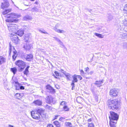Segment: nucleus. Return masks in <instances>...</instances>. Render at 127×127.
Returning <instances> with one entry per match:
<instances>
[{"instance_id": "1", "label": "nucleus", "mask_w": 127, "mask_h": 127, "mask_svg": "<svg viewBox=\"0 0 127 127\" xmlns=\"http://www.w3.org/2000/svg\"><path fill=\"white\" fill-rule=\"evenodd\" d=\"M31 115L33 119L36 120H40V116L42 118H45L47 115L45 110L41 108L32 111L31 112Z\"/></svg>"}, {"instance_id": "2", "label": "nucleus", "mask_w": 127, "mask_h": 127, "mask_svg": "<svg viewBox=\"0 0 127 127\" xmlns=\"http://www.w3.org/2000/svg\"><path fill=\"white\" fill-rule=\"evenodd\" d=\"M107 104L109 109L113 110H117L120 107V102L117 99L108 100L107 102Z\"/></svg>"}, {"instance_id": "3", "label": "nucleus", "mask_w": 127, "mask_h": 127, "mask_svg": "<svg viewBox=\"0 0 127 127\" xmlns=\"http://www.w3.org/2000/svg\"><path fill=\"white\" fill-rule=\"evenodd\" d=\"M20 17V15L15 13H11L7 14L5 17L6 19L5 21L7 22L17 23L19 21L18 18Z\"/></svg>"}, {"instance_id": "4", "label": "nucleus", "mask_w": 127, "mask_h": 127, "mask_svg": "<svg viewBox=\"0 0 127 127\" xmlns=\"http://www.w3.org/2000/svg\"><path fill=\"white\" fill-rule=\"evenodd\" d=\"M9 55L10 56L11 55V53L12 50V49L15 50V51L13 52V55L12 56V58L13 61H14L16 60V58L17 56V51L15 50L14 47L12 46L11 42L9 43Z\"/></svg>"}, {"instance_id": "5", "label": "nucleus", "mask_w": 127, "mask_h": 127, "mask_svg": "<svg viewBox=\"0 0 127 127\" xmlns=\"http://www.w3.org/2000/svg\"><path fill=\"white\" fill-rule=\"evenodd\" d=\"M15 64L16 65L20 68V70L21 71L23 70L26 66L25 63L23 61L20 60H18L16 61Z\"/></svg>"}, {"instance_id": "6", "label": "nucleus", "mask_w": 127, "mask_h": 127, "mask_svg": "<svg viewBox=\"0 0 127 127\" xmlns=\"http://www.w3.org/2000/svg\"><path fill=\"white\" fill-rule=\"evenodd\" d=\"M8 29L9 31L13 32H15L18 29V26L16 24H9L7 25Z\"/></svg>"}, {"instance_id": "7", "label": "nucleus", "mask_w": 127, "mask_h": 127, "mask_svg": "<svg viewBox=\"0 0 127 127\" xmlns=\"http://www.w3.org/2000/svg\"><path fill=\"white\" fill-rule=\"evenodd\" d=\"M110 115L109 117L110 120L117 121L119 119V116L117 114L113 111H110Z\"/></svg>"}, {"instance_id": "8", "label": "nucleus", "mask_w": 127, "mask_h": 127, "mask_svg": "<svg viewBox=\"0 0 127 127\" xmlns=\"http://www.w3.org/2000/svg\"><path fill=\"white\" fill-rule=\"evenodd\" d=\"M10 36L12 41L16 44H17L19 42L20 39L16 35L13 34L12 33H10Z\"/></svg>"}, {"instance_id": "9", "label": "nucleus", "mask_w": 127, "mask_h": 127, "mask_svg": "<svg viewBox=\"0 0 127 127\" xmlns=\"http://www.w3.org/2000/svg\"><path fill=\"white\" fill-rule=\"evenodd\" d=\"M119 91L115 89H112L110 91V95L111 97H116L117 96Z\"/></svg>"}, {"instance_id": "10", "label": "nucleus", "mask_w": 127, "mask_h": 127, "mask_svg": "<svg viewBox=\"0 0 127 127\" xmlns=\"http://www.w3.org/2000/svg\"><path fill=\"white\" fill-rule=\"evenodd\" d=\"M46 89L49 91V92L51 94H54L56 92L55 89L50 84H47L45 86Z\"/></svg>"}, {"instance_id": "11", "label": "nucleus", "mask_w": 127, "mask_h": 127, "mask_svg": "<svg viewBox=\"0 0 127 127\" xmlns=\"http://www.w3.org/2000/svg\"><path fill=\"white\" fill-rule=\"evenodd\" d=\"M9 6L8 2L7 1H5L4 3H2L1 5V8L2 9L7 8Z\"/></svg>"}, {"instance_id": "12", "label": "nucleus", "mask_w": 127, "mask_h": 127, "mask_svg": "<svg viewBox=\"0 0 127 127\" xmlns=\"http://www.w3.org/2000/svg\"><path fill=\"white\" fill-rule=\"evenodd\" d=\"M33 103L36 106H41L42 105V101L38 99L34 100L33 102Z\"/></svg>"}, {"instance_id": "13", "label": "nucleus", "mask_w": 127, "mask_h": 127, "mask_svg": "<svg viewBox=\"0 0 127 127\" xmlns=\"http://www.w3.org/2000/svg\"><path fill=\"white\" fill-rule=\"evenodd\" d=\"M15 33L18 35L20 37L22 36L24 34V32L23 30L19 29L17 32H15Z\"/></svg>"}, {"instance_id": "14", "label": "nucleus", "mask_w": 127, "mask_h": 127, "mask_svg": "<svg viewBox=\"0 0 127 127\" xmlns=\"http://www.w3.org/2000/svg\"><path fill=\"white\" fill-rule=\"evenodd\" d=\"M33 58V55L32 54H28L26 58V60L28 61H31Z\"/></svg>"}, {"instance_id": "15", "label": "nucleus", "mask_w": 127, "mask_h": 127, "mask_svg": "<svg viewBox=\"0 0 127 127\" xmlns=\"http://www.w3.org/2000/svg\"><path fill=\"white\" fill-rule=\"evenodd\" d=\"M117 121L110 120L109 124L111 127H115Z\"/></svg>"}, {"instance_id": "16", "label": "nucleus", "mask_w": 127, "mask_h": 127, "mask_svg": "<svg viewBox=\"0 0 127 127\" xmlns=\"http://www.w3.org/2000/svg\"><path fill=\"white\" fill-rule=\"evenodd\" d=\"M103 82V80H102L96 81L95 84L98 87H100L101 86V85Z\"/></svg>"}, {"instance_id": "17", "label": "nucleus", "mask_w": 127, "mask_h": 127, "mask_svg": "<svg viewBox=\"0 0 127 127\" xmlns=\"http://www.w3.org/2000/svg\"><path fill=\"white\" fill-rule=\"evenodd\" d=\"M53 98L50 97L49 96H47L46 97V100L48 103H50L53 102Z\"/></svg>"}, {"instance_id": "18", "label": "nucleus", "mask_w": 127, "mask_h": 127, "mask_svg": "<svg viewBox=\"0 0 127 127\" xmlns=\"http://www.w3.org/2000/svg\"><path fill=\"white\" fill-rule=\"evenodd\" d=\"M6 61V59L2 56H0V64H2Z\"/></svg>"}, {"instance_id": "19", "label": "nucleus", "mask_w": 127, "mask_h": 127, "mask_svg": "<svg viewBox=\"0 0 127 127\" xmlns=\"http://www.w3.org/2000/svg\"><path fill=\"white\" fill-rule=\"evenodd\" d=\"M22 94L17 93L15 94V96L16 98L20 99L23 96Z\"/></svg>"}, {"instance_id": "20", "label": "nucleus", "mask_w": 127, "mask_h": 127, "mask_svg": "<svg viewBox=\"0 0 127 127\" xmlns=\"http://www.w3.org/2000/svg\"><path fill=\"white\" fill-rule=\"evenodd\" d=\"M31 45L29 44H27L24 45V47L26 50H29L31 48Z\"/></svg>"}, {"instance_id": "21", "label": "nucleus", "mask_w": 127, "mask_h": 127, "mask_svg": "<svg viewBox=\"0 0 127 127\" xmlns=\"http://www.w3.org/2000/svg\"><path fill=\"white\" fill-rule=\"evenodd\" d=\"M11 10L12 9H6L3 11L2 13V14L3 15L7 14L9 12H11Z\"/></svg>"}, {"instance_id": "22", "label": "nucleus", "mask_w": 127, "mask_h": 127, "mask_svg": "<svg viewBox=\"0 0 127 127\" xmlns=\"http://www.w3.org/2000/svg\"><path fill=\"white\" fill-rule=\"evenodd\" d=\"M53 124L56 127H61L60 123L58 120H56L54 121Z\"/></svg>"}, {"instance_id": "23", "label": "nucleus", "mask_w": 127, "mask_h": 127, "mask_svg": "<svg viewBox=\"0 0 127 127\" xmlns=\"http://www.w3.org/2000/svg\"><path fill=\"white\" fill-rule=\"evenodd\" d=\"M29 66H28L25 68V70L23 72L24 74L26 75H27L29 73V69L30 67Z\"/></svg>"}, {"instance_id": "24", "label": "nucleus", "mask_w": 127, "mask_h": 127, "mask_svg": "<svg viewBox=\"0 0 127 127\" xmlns=\"http://www.w3.org/2000/svg\"><path fill=\"white\" fill-rule=\"evenodd\" d=\"M10 70L14 74H15L17 72V69L16 67H14L10 68Z\"/></svg>"}, {"instance_id": "25", "label": "nucleus", "mask_w": 127, "mask_h": 127, "mask_svg": "<svg viewBox=\"0 0 127 127\" xmlns=\"http://www.w3.org/2000/svg\"><path fill=\"white\" fill-rule=\"evenodd\" d=\"M54 73L55 74V75L53 74V76L54 77L56 78H58V77L60 76V73L57 71H55Z\"/></svg>"}, {"instance_id": "26", "label": "nucleus", "mask_w": 127, "mask_h": 127, "mask_svg": "<svg viewBox=\"0 0 127 127\" xmlns=\"http://www.w3.org/2000/svg\"><path fill=\"white\" fill-rule=\"evenodd\" d=\"M120 36L123 39H127V34L123 33L120 34Z\"/></svg>"}, {"instance_id": "27", "label": "nucleus", "mask_w": 127, "mask_h": 127, "mask_svg": "<svg viewBox=\"0 0 127 127\" xmlns=\"http://www.w3.org/2000/svg\"><path fill=\"white\" fill-rule=\"evenodd\" d=\"M69 109L67 105L64 106L63 107V110L65 111H68Z\"/></svg>"}, {"instance_id": "28", "label": "nucleus", "mask_w": 127, "mask_h": 127, "mask_svg": "<svg viewBox=\"0 0 127 127\" xmlns=\"http://www.w3.org/2000/svg\"><path fill=\"white\" fill-rule=\"evenodd\" d=\"M14 83L15 84L19 86V87H18L17 85L15 86L16 89L17 90H19V86L20 85V84L18 82H15Z\"/></svg>"}, {"instance_id": "29", "label": "nucleus", "mask_w": 127, "mask_h": 127, "mask_svg": "<svg viewBox=\"0 0 127 127\" xmlns=\"http://www.w3.org/2000/svg\"><path fill=\"white\" fill-rule=\"evenodd\" d=\"M95 36H96L100 38H103V36H102V34L98 33H95Z\"/></svg>"}, {"instance_id": "30", "label": "nucleus", "mask_w": 127, "mask_h": 127, "mask_svg": "<svg viewBox=\"0 0 127 127\" xmlns=\"http://www.w3.org/2000/svg\"><path fill=\"white\" fill-rule=\"evenodd\" d=\"M108 21H110L112 20L113 19V16L111 15H109V16H108Z\"/></svg>"}, {"instance_id": "31", "label": "nucleus", "mask_w": 127, "mask_h": 127, "mask_svg": "<svg viewBox=\"0 0 127 127\" xmlns=\"http://www.w3.org/2000/svg\"><path fill=\"white\" fill-rule=\"evenodd\" d=\"M66 104L67 102H66L64 101H63L61 103L60 105L64 106H66Z\"/></svg>"}, {"instance_id": "32", "label": "nucleus", "mask_w": 127, "mask_h": 127, "mask_svg": "<svg viewBox=\"0 0 127 127\" xmlns=\"http://www.w3.org/2000/svg\"><path fill=\"white\" fill-rule=\"evenodd\" d=\"M65 125L67 127H72L71 124L70 122H66L65 123Z\"/></svg>"}, {"instance_id": "33", "label": "nucleus", "mask_w": 127, "mask_h": 127, "mask_svg": "<svg viewBox=\"0 0 127 127\" xmlns=\"http://www.w3.org/2000/svg\"><path fill=\"white\" fill-rule=\"evenodd\" d=\"M123 23L125 26H127V20H125L123 21Z\"/></svg>"}, {"instance_id": "34", "label": "nucleus", "mask_w": 127, "mask_h": 127, "mask_svg": "<svg viewBox=\"0 0 127 127\" xmlns=\"http://www.w3.org/2000/svg\"><path fill=\"white\" fill-rule=\"evenodd\" d=\"M65 118L63 117H61L59 119V120L61 122H63L64 121Z\"/></svg>"}, {"instance_id": "35", "label": "nucleus", "mask_w": 127, "mask_h": 127, "mask_svg": "<svg viewBox=\"0 0 127 127\" xmlns=\"http://www.w3.org/2000/svg\"><path fill=\"white\" fill-rule=\"evenodd\" d=\"M77 81V80L76 76H74L73 77V80L72 81L73 82H76Z\"/></svg>"}, {"instance_id": "36", "label": "nucleus", "mask_w": 127, "mask_h": 127, "mask_svg": "<svg viewBox=\"0 0 127 127\" xmlns=\"http://www.w3.org/2000/svg\"><path fill=\"white\" fill-rule=\"evenodd\" d=\"M60 116L59 115H55L53 119V120H57L58 119V117Z\"/></svg>"}, {"instance_id": "37", "label": "nucleus", "mask_w": 127, "mask_h": 127, "mask_svg": "<svg viewBox=\"0 0 127 127\" xmlns=\"http://www.w3.org/2000/svg\"><path fill=\"white\" fill-rule=\"evenodd\" d=\"M47 127H54L53 125L52 124H49L47 126Z\"/></svg>"}, {"instance_id": "38", "label": "nucleus", "mask_w": 127, "mask_h": 127, "mask_svg": "<svg viewBox=\"0 0 127 127\" xmlns=\"http://www.w3.org/2000/svg\"><path fill=\"white\" fill-rule=\"evenodd\" d=\"M88 127H94V125L92 123L88 124Z\"/></svg>"}, {"instance_id": "39", "label": "nucleus", "mask_w": 127, "mask_h": 127, "mask_svg": "<svg viewBox=\"0 0 127 127\" xmlns=\"http://www.w3.org/2000/svg\"><path fill=\"white\" fill-rule=\"evenodd\" d=\"M57 32L59 33H62L64 32V31L63 30H58L57 31Z\"/></svg>"}, {"instance_id": "40", "label": "nucleus", "mask_w": 127, "mask_h": 127, "mask_svg": "<svg viewBox=\"0 0 127 127\" xmlns=\"http://www.w3.org/2000/svg\"><path fill=\"white\" fill-rule=\"evenodd\" d=\"M74 82H73L71 83V85L72 86V89L73 90L74 87Z\"/></svg>"}, {"instance_id": "41", "label": "nucleus", "mask_w": 127, "mask_h": 127, "mask_svg": "<svg viewBox=\"0 0 127 127\" xmlns=\"http://www.w3.org/2000/svg\"><path fill=\"white\" fill-rule=\"evenodd\" d=\"M124 10L126 11H127V4L125 5Z\"/></svg>"}, {"instance_id": "42", "label": "nucleus", "mask_w": 127, "mask_h": 127, "mask_svg": "<svg viewBox=\"0 0 127 127\" xmlns=\"http://www.w3.org/2000/svg\"><path fill=\"white\" fill-rule=\"evenodd\" d=\"M89 68L88 67H86L85 68V71H86L88 72L89 71Z\"/></svg>"}, {"instance_id": "43", "label": "nucleus", "mask_w": 127, "mask_h": 127, "mask_svg": "<svg viewBox=\"0 0 127 127\" xmlns=\"http://www.w3.org/2000/svg\"><path fill=\"white\" fill-rule=\"evenodd\" d=\"M55 87L57 89H60V87L58 85H56L55 86Z\"/></svg>"}, {"instance_id": "44", "label": "nucleus", "mask_w": 127, "mask_h": 127, "mask_svg": "<svg viewBox=\"0 0 127 127\" xmlns=\"http://www.w3.org/2000/svg\"><path fill=\"white\" fill-rule=\"evenodd\" d=\"M20 89L21 90H24L25 89L24 87L23 86H21L20 87Z\"/></svg>"}, {"instance_id": "45", "label": "nucleus", "mask_w": 127, "mask_h": 127, "mask_svg": "<svg viewBox=\"0 0 127 127\" xmlns=\"http://www.w3.org/2000/svg\"><path fill=\"white\" fill-rule=\"evenodd\" d=\"M94 72L93 71H90L88 73V74L91 75Z\"/></svg>"}, {"instance_id": "46", "label": "nucleus", "mask_w": 127, "mask_h": 127, "mask_svg": "<svg viewBox=\"0 0 127 127\" xmlns=\"http://www.w3.org/2000/svg\"><path fill=\"white\" fill-rule=\"evenodd\" d=\"M81 75L82 76H83V75L84 74V72L83 71V70H81Z\"/></svg>"}, {"instance_id": "47", "label": "nucleus", "mask_w": 127, "mask_h": 127, "mask_svg": "<svg viewBox=\"0 0 127 127\" xmlns=\"http://www.w3.org/2000/svg\"><path fill=\"white\" fill-rule=\"evenodd\" d=\"M95 100L97 102L98 101V97L96 95V96L95 95Z\"/></svg>"}, {"instance_id": "48", "label": "nucleus", "mask_w": 127, "mask_h": 127, "mask_svg": "<svg viewBox=\"0 0 127 127\" xmlns=\"http://www.w3.org/2000/svg\"><path fill=\"white\" fill-rule=\"evenodd\" d=\"M92 121V119L91 118H90V119H88L87 121L88 122H91Z\"/></svg>"}, {"instance_id": "49", "label": "nucleus", "mask_w": 127, "mask_h": 127, "mask_svg": "<svg viewBox=\"0 0 127 127\" xmlns=\"http://www.w3.org/2000/svg\"><path fill=\"white\" fill-rule=\"evenodd\" d=\"M112 57L114 59H115L116 58V56L115 55H113L112 56Z\"/></svg>"}, {"instance_id": "50", "label": "nucleus", "mask_w": 127, "mask_h": 127, "mask_svg": "<svg viewBox=\"0 0 127 127\" xmlns=\"http://www.w3.org/2000/svg\"><path fill=\"white\" fill-rule=\"evenodd\" d=\"M127 45V43H124L123 46H125Z\"/></svg>"}, {"instance_id": "51", "label": "nucleus", "mask_w": 127, "mask_h": 127, "mask_svg": "<svg viewBox=\"0 0 127 127\" xmlns=\"http://www.w3.org/2000/svg\"><path fill=\"white\" fill-rule=\"evenodd\" d=\"M9 127H14L13 126L11 125H9L8 126Z\"/></svg>"}, {"instance_id": "52", "label": "nucleus", "mask_w": 127, "mask_h": 127, "mask_svg": "<svg viewBox=\"0 0 127 127\" xmlns=\"http://www.w3.org/2000/svg\"><path fill=\"white\" fill-rule=\"evenodd\" d=\"M88 10L90 12H91V11L92 10L91 9H88Z\"/></svg>"}, {"instance_id": "53", "label": "nucleus", "mask_w": 127, "mask_h": 127, "mask_svg": "<svg viewBox=\"0 0 127 127\" xmlns=\"http://www.w3.org/2000/svg\"><path fill=\"white\" fill-rule=\"evenodd\" d=\"M82 79V77L80 75V80H81Z\"/></svg>"}, {"instance_id": "54", "label": "nucleus", "mask_w": 127, "mask_h": 127, "mask_svg": "<svg viewBox=\"0 0 127 127\" xmlns=\"http://www.w3.org/2000/svg\"><path fill=\"white\" fill-rule=\"evenodd\" d=\"M78 98H79L78 97H77L76 98V100L77 102H78Z\"/></svg>"}, {"instance_id": "55", "label": "nucleus", "mask_w": 127, "mask_h": 127, "mask_svg": "<svg viewBox=\"0 0 127 127\" xmlns=\"http://www.w3.org/2000/svg\"><path fill=\"white\" fill-rule=\"evenodd\" d=\"M124 28H122V29H120V30H124Z\"/></svg>"}, {"instance_id": "56", "label": "nucleus", "mask_w": 127, "mask_h": 127, "mask_svg": "<svg viewBox=\"0 0 127 127\" xmlns=\"http://www.w3.org/2000/svg\"><path fill=\"white\" fill-rule=\"evenodd\" d=\"M35 3L36 4H37V2H36V1L35 2Z\"/></svg>"}, {"instance_id": "57", "label": "nucleus", "mask_w": 127, "mask_h": 127, "mask_svg": "<svg viewBox=\"0 0 127 127\" xmlns=\"http://www.w3.org/2000/svg\"><path fill=\"white\" fill-rule=\"evenodd\" d=\"M126 114L127 115V111H126Z\"/></svg>"}, {"instance_id": "58", "label": "nucleus", "mask_w": 127, "mask_h": 127, "mask_svg": "<svg viewBox=\"0 0 127 127\" xmlns=\"http://www.w3.org/2000/svg\"><path fill=\"white\" fill-rule=\"evenodd\" d=\"M80 98H82V97H81V96H80Z\"/></svg>"}, {"instance_id": "59", "label": "nucleus", "mask_w": 127, "mask_h": 127, "mask_svg": "<svg viewBox=\"0 0 127 127\" xmlns=\"http://www.w3.org/2000/svg\"><path fill=\"white\" fill-rule=\"evenodd\" d=\"M105 55L106 56H109H109H107V55Z\"/></svg>"}, {"instance_id": "60", "label": "nucleus", "mask_w": 127, "mask_h": 127, "mask_svg": "<svg viewBox=\"0 0 127 127\" xmlns=\"http://www.w3.org/2000/svg\"><path fill=\"white\" fill-rule=\"evenodd\" d=\"M81 126H82V125H81L80 126V127Z\"/></svg>"}]
</instances>
